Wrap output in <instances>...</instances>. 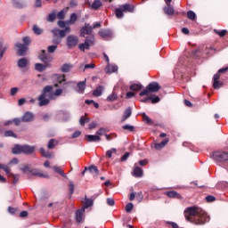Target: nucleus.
<instances>
[{"label": "nucleus", "instance_id": "obj_9", "mask_svg": "<svg viewBox=\"0 0 228 228\" xmlns=\"http://www.w3.org/2000/svg\"><path fill=\"white\" fill-rule=\"evenodd\" d=\"M213 158L216 161H227L228 160V153L225 151H216L213 153Z\"/></svg>", "mask_w": 228, "mask_h": 228}, {"label": "nucleus", "instance_id": "obj_57", "mask_svg": "<svg viewBox=\"0 0 228 228\" xmlns=\"http://www.w3.org/2000/svg\"><path fill=\"white\" fill-rule=\"evenodd\" d=\"M57 18L60 19L61 20L65 19V11L61 10L57 13Z\"/></svg>", "mask_w": 228, "mask_h": 228}, {"label": "nucleus", "instance_id": "obj_17", "mask_svg": "<svg viewBox=\"0 0 228 228\" xmlns=\"http://www.w3.org/2000/svg\"><path fill=\"white\" fill-rule=\"evenodd\" d=\"M118 66L110 64V63H108V66L105 69V72L107 74H113V72H118Z\"/></svg>", "mask_w": 228, "mask_h": 228}, {"label": "nucleus", "instance_id": "obj_31", "mask_svg": "<svg viewBox=\"0 0 228 228\" xmlns=\"http://www.w3.org/2000/svg\"><path fill=\"white\" fill-rule=\"evenodd\" d=\"M47 64H42V63H36L35 65V69L36 70H37L38 72H44V70H45V69H47Z\"/></svg>", "mask_w": 228, "mask_h": 228}, {"label": "nucleus", "instance_id": "obj_16", "mask_svg": "<svg viewBox=\"0 0 228 228\" xmlns=\"http://www.w3.org/2000/svg\"><path fill=\"white\" fill-rule=\"evenodd\" d=\"M29 65V60L27 58H21L18 61L17 66L19 69H26Z\"/></svg>", "mask_w": 228, "mask_h": 228}, {"label": "nucleus", "instance_id": "obj_56", "mask_svg": "<svg viewBox=\"0 0 228 228\" xmlns=\"http://www.w3.org/2000/svg\"><path fill=\"white\" fill-rule=\"evenodd\" d=\"M219 188H222L223 190H228V183L227 182H221L218 184Z\"/></svg>", "mask_w": 228, "mask_h": 228}, {"label": "nucleus", "instance_id": "obj_33", "mask_svg": "<svg viewBox=\"0 0 228 228\" xmlns=\"http://www.w3.org/2000/svg\"><path fill=\"white\" fill-rule=\"evenodd\" d=\"M53 172H55V174H59L62 177H67V175H65V173H63V169H61V167H60L58 166H53Z\"/></svg>", "mask_w": 228, "mask_h": 228}, {"label": "nucleus", "instance_id": "obj_1", "mask_svg": "<svg viewBox=\"0 0 228 228\" xmlns=\"http://www.w3.org/2000/svg\"><path fill=\"white\" fill-rule=\"evenodd\" d=\"M184 216L188 222L195 224V225H204L209 222L210 217L204 210L197 207H189L184 211Z\"/></svg>", "mask_w": 228, "mask_h": 228}, {"label": "nucleus", "instance_id": "obj_51", "mask_svg": "<svg viewBox=\"0 0 228 228\" xmlns=\"http://www.w3.org/2000/svg\"><path fill=\"white\" fill-rule=\"evenodd\" d=\"M88 122H90V118H85L83 116L79 119L80 126H85V124H88Z\"/></svg>", "mask_w": 228, "mask_h": 228}, {"label": "nucleus", "instance_id": "obj_25", "mask_svg": "<svg viewBox=\"0 0 228 228\" xmlns=\"http://www.w3.org/2000/svg\"><path fill=\"white\" fill-rule=\"evenodd\" d=\"M86 87V81H81L77 84L78 94H85V88Z\"/></svg>", "mask_w": 228, "mask_h": 228}, {"label": "nucleus", "instance_id": "obj_15", "mask_svg": "<svg viewBox=\"0 0 228 228\" xmlns=\"http://www.w3.org/2000/svg\"><path fill=\"white\" fill-rule=\"evenodd\" d=\"M30 174L32 175H36V177H43L44 179H49V175L47 174H43L38 169H30Z\"/></svg>", "mask_w": 228, "mask_h": 228}, {"label": "nucleus", "instance_id": "obj_41", "mask_svg": "<svg viewBox=\"0 0 228 228\" xmlns=\"http://www.w3.org/2000/svg\"><path fill=\"white\" fill-rule=\"evenodd\" d=\"M115 15L117 19H122V17H124V12L120 9V7L115 10Z\"/></svg>", "mask_w": 228, "mask_h": 228}, {"label": "nucleus", "instance_id": "obj_39", "mask_svg": "<svg viewBox=\"0 0 228 228\" xmlns=\"http://www.w3.org/2000/svg\"><path fill=\"white\" fill-rule=\"evenodd\" d=\"M56 145H58V141H56L54 139H51L48 142L47 148L54 149V147H56Z\"/></svg>", "mask_w": 228, "mask_h": 228}, {"label": "nucleus", "instance_id": "obj_24", "mask_svg": "<svg viewBox=\"0 0 228 228\" xmlns=\"http://www.w3.org/2000/svg\"><path fill=\"white\" fill-rule=\"evenodd\" d=\"M86 139L87 140V142H101V136L99 135H93V134H87L86 135Z\"/></svg>", "mask_w": 228, "mask_h": 228}, {"label": "nucleus", "instance_id": "obj_62", "mask_svg": "<svg viewBox=\"0 0 228 228\" xmlns=\"http://www.w3.org/2000/svg\"><path fill=\"white\" fill-rule=\"evenodd\" d=\"M8 213H10V215H15V213H17V208L12 207H8Z\"/></svg>", "mask_w": 228, "mask_h": 228}, {"label": "nucleus", "instance_id": "obj_12", "mask_svg": "<svg viewBox=\"0 0 228 228\" xmlns=\"http://www.w3.org/2000/svg\"><path fill=\"white\" fill-rule=\"evenodd\" d=\"M98 35L103 38V40H106L108 38H111L113 37V32L110 29L106 28H102L99 32Z\"/></svg>", "mask_w": 228, "mask_h": 228}, {"label": "nucleus", "instance_id": "obj_64", "mask_svg": "<svg viewBox=\"0 0 228 228\" xmlns=\"http://www.w3.org/2000/svg\"><path fill=\"white\" fill-rule=\"evenodd\" d=\"M69 6L70 8H76V6H77V0H71L69 2Z\"/></svg>", "mask_w": 228, "mask_h": 228}, {"label": "nucleus", "instance_id": "obj_50", "mask_svg": "<svg viewBox=\"0 0 228 228\" xmlns=\"http://www.w3.org/2000/svg\"><path fill=\"white\" fill-rule=\"evenodd\" d=\"M54 20H56V13L52 12L48 15L47 17V21L48 22H54Z\"/></svg>", "mask_w": 228, "mask_h": 228}, {"label": "nucleus", "instance_id": "obj_60", "mask_svg": "<svg viewBox=\"0 0 228 228\" xmlns=\"http://www.w3.org/2000/svg\"><path fill=\"white\" fill-rule=\"evenodd\" d=\"M20 170L23 172V174H30V168L28 166H25L23 167H20Z\"/></svg>", "mask_w": 228, "mask_h": 228}, {"label": "nucleus", "instance_id": "obj_20", "mask_svg": "<svg viewBox=\"0 0 228 228\" xmlns=\"http://www.w3.org/2000/svg\"><path fill=\"white\" fill-rule=\"evenodd\" d=\"M4 41L3 39H0V61L3 60V56H4V53H6V49H8V45H5L4 46Z\"/></svg>", "mask_w": 228, "mask_h": 228}, {"label": "nucleus", "instance_id": "obj_44", "mask_svg": "<svg viewBox=\"0 0 228 228\" xmlns=\"http://www.w3.org/2000/svg\"><path fill=\"white\" fill-rule=\"evenodd\" d=\"M123 129L125 131H129L130 133H134V131H135L134 126H131V125H125V126H123Z\"/></svg>", "mask_w": 228, "mask_h": 228}, {"label": "nucleus", "instance_id": "obj_63", "mask_svg": "<svg viewBox=\"0 0 228 228\" xmlns=\"http://www.w3.org/2000/svg\"><path fill=\"white\" fill-rule=\"evenodd\" d=\"M57 24H58L59 28H67V27H65L67 25V21L59 20Z\"/></svg>", "mask_w": 228, "mask_h": 228}, {"label": "nucleus", "instance_id": "obj_3", "mask_svg": "<svg viewBox=\"0 0 228 228\" xmlns=\"http://www.w3.org/2000/svg\"><path fill=\"white\" fill-rule=\"evenodd\" d=\"M52 33L53 35V44L58 45L61 44V38H65L67 33H70V27H66L64 29L53 28Z\"/></svg>", "mask_w": 228, "mask_h": 228}, {"label": "nucleus", "instance_id": "obj_54", "mask_svg": "<svg viewBox=\"0 0 228 228\" xmlns=\"http://www.w3.org/2000/svg\"><path fill=\"white\" fill-rule=\"evenodd\" d=\"M214 32L216 33V35H219V37H225V35H227V30L225 29H223L221 31L214 29Z\"/></svg>", "mask_w": 228, "mask_h": 228}, {"label": "nucleus", "instance_id": "obj_48", "mask_svg": "<svg viewBox=\"0 0 228 228\" xmlns=\"http://www.w3.org/2000/svg\"><path fill=\"white\" fill-rule=\"evenodd\" d=\"M214 51H215V48H213V47H206V48L204 49V51H202L201 53H202L203 54L208 55V54H211L212 53H214Z\"/></svg>", "mask_w": 228, "mask_h": 228}, {"label": "nucleus", "instance_id": "obj_49", "mask_svg": "<svg viewBox=\"0 0 228 228\" xmlns=\"http://www.w3.org/2000/svg\"><path fill=\"white\" fill-rule=\"evenodd\" d=\"M22 42H23V45H26L27 47L29 45V44H31V37H24L22 38Z\"/></svg>", "mask_w": 228, "mask_h": 228}, {"label": "nucleus", "instance_id": "obj_26", "mask_svg": "<svg viewBox=\"0 0 228 228\" xmlns=\"http://www.w3.org/2000/svg\"><path fill=\"white\" fill-rule=\"evenodd\" d=\"M166 195H167V197H170V199H181V194H179L175 191H167Z\"/></svg>", "mask_w": 228, "mask_h": 228}, {"label": "nucleus", "instance_id": "obj_37", "mask_svg": "<svg viewBox=\"0 0 228 228\" xmlns=\"http://www.w3.org/2000/svg\"><path fill=\"white\" fill-rule=\"evenodd\" d=\"M39 151L42 154V156H44V158H53V154H51V152L49 151H46L44 148H40Z\"/></svg>", "mask_w": 228, "mask_h": 228}, {"label": "nucleus", "instance_id": "obj_42", "mask_svg": "<svg viewBox=\"0 0 228 228\" xmlns=\"http://www.w3.org/2000/svg\"><path fill=\"white\" fill-rule=\"evenodd\" d=\"M89 172L91 174H94V175H99V169L95 166H91L88 168Z\"/></svg>", "mask_w": 228, "mask_h": 228}, {"label": "nucleus", "instance_id": "obj_29", "mask_svg": "<svg viewBox=\"0 0 228 228\" xmlns=\"http://www.w3.org/2000/svg\"><path fill=\"white\" fill-rule=\"evenodd\" d=\"M12 3L14 8H24L26 6V4L22 0H12Z\"/></svg>", "mask_w": 228, "mask_h": 228}, {"label": "nucleus", "instance_id": "obj_46", "mask_svg": "<svg viewBox=\"0 0 228 228\" xmlns=\"http://www.w3.org/2000/svg\"><path fill=\"white\" fill-rule=\"evenodd\" d=\"M96 136H106V128L102 127L96 131Z\"/></svg>", "mask_w": 228, "mask_h": 228}, {"label": "nucleus", "instance_id": "obj_27", "mask_svg": "<svg viewBox=\"0 0 228 228\" xmlns=\"http://www.w3.org/2000/svg\"><path fill=\"white\" fill-rule=\"evenodd\" d=\"M169 140L168 138L164 139L161 142L159 143H155V149L157 151H160V149H163L168 143Z\"/></svg>", "mask_w": 228, "mask_h": 228}, {"label": "nucleus", "instance_id": "obj_40", "mask_svg": "<svg viewBox=\"0 0 228 228\" xmlns=\"http://www.w3.org/2000/svg\"><path fill=\"white\" fill-rule=\"evenodd\" d=\"M92 206H94V200L92 199H86L84 205V209L92 208Z\"/></svg>", "mask_w": 228, "mask_h": 228}, {"label": "nucleus", "instance_id": "obj_59", "mask_svg": "<svg viewBox=\"0 0 228 228\" xmlns=\"http://www.w3.org/2000/svg\"><path fill=\"white\" fill-rule=\"evenodd\" d=\"M56 49H58V45H50L48 46L47 51L48 53H53L54 51H56Z\"/></svg>", "mask_w": 228, "mask_h": 228}, {"label": "nucleus", "instance_id": "obj_58", "mask_svg": "<svg viewBox=\"0 0 228 228\" xmlns=\"http://www.w3.org/2000/svg\"><path fill=\"white\" fill-rule=\"evenodd\" d=\"M133 208H134V206L133 205V203H128L126 206V213H131V211H133Z\"/></svg>", "mask_w": 228, "mask_h": 228}, {"label": "nucleus", "instance_id": "obj_2", "mask_svg": "<svg viewBox=\"0 0 228 228\" xmlns=\"http://www.w3.org/2000/svg\"><path fill=\"white\" fill-rule=\"evenodd\" d=\"M54 99V94H53V86H46L44 87L41 95L38 97L39 106H47L51 101Z\"/></svg>", "mask_w": 228, "mask_h": 228}, {"label": "nucleus", "instance_id": "obj_35", "mask_svg": "<svg viewBox=\"0 0 228 228\" xmlns=\"http://www.w3.org/2000/svg\"><path fill=\"white\" fill-rule=\"evenodd\" d=\"M32 30L35 35H42V33H44V29L37 25H33Z\"/></svg>", "mask_w": 228, "mask_h": 228}, {"label": "nucleus", "instance_id": "obj_5", "mask_svg": "<svg viewBox=\"0 0 228 228\" xmlns=\"http://www.w3.org/2000/svg\"><path fill=\"white\" fill-rule=\"evenodd\" d=\"M160 89H161V86H159V84H158V82H152L149 84L145 88V90L142 91L139 94V95L141 97H143V95H149V94L151 93L154 94L156 92H159Z\"/></svg>", "mask_w": 228, "mask_h": 228}, {"label": "nucleus", "instance_id": "obj_32", "mask_svg": "<svg viewBox=\"0 0 228 228\" xmlns=\"http://www.w3.org/2000/svg\"><path fill=\"white\" fill-rule=\"evenodd\" d=\"M77 20V14L71 13L69 16V20L66 21L67 24H76V21Z\"/></svg>", "mask_w": 228, "mask_h": 228}, {"label": "nucleus", "instance_id": "obj_45", "mask_svg": "<svg viewBox=\"0 0 228 228\" xmlns=\"http://www.w3.org/2000/svg\"><path fill=\"white\" fill-rule=\"evenodd\" d=\"M187 17L190 20H195V19H197V14H195L193 11H189L187 12Z\"/></svg>", "mask_w": 228, "mask_h": 228}, {"label": "nucleus", "instance_id": "obj_30", "mask_svg": "<svg viewBox=\"0 0 228 228\" xmlns=\"http://www.w3.org/2000/svg\"><path fill=\"white\" fill-rule=\"evenodd\" d=\"M73 68L74 66L72 64L65 63L61 68V72L67 73V72H70V69H72Z\"/></svg>", "mask_w": 228, "mask_h": 228}, {"label": "nucleus", "instance_id": "obj_18", "mask_svg": "<svg viewBox=\"0 0 228 228\" xmlns=\"http://www.w3.org/2000/svg\"><path fill=\"white\" fill-rule=\"evenodd\" d=\"M132 175L134 177H143V169H142L140 167H135L133 169Z\"/></svg>", "mask_w": 228, "mask_h": 228}, {"label": "nucleus", "instance_id": "obj_8", "mask_svg": "<svg viewBox=\"0 0 228 228\" xmlns=\"http://www.w3.org/2000/svg\"><path fill=\"white\" fill-rule=\"evenodd\" d=\"M95 42V38L94 37H86L85 43L80 44L78 45V49L80 51L85 52V49H90V45Z\"/></svg>", "mask_w": 228, "mask_h": 228}, {"label": "nucleus", "instance_id": "obj_6", "mask_svg": "<svg viewBox=\"0 0 228 228\" xmlns=\"http://www.w3.org/2000/svg\"><path fill=\"white\" fill-rule=\"evenodd\" d=\"M228 68H222L218 70V73H216V75H214L213 80V87L214 88H220V86H222V82H220V74H224V72H227Z\"/></svg>", "mask_w": 228, "mask_h": 228}, {"label": "nucleus", "instance_id": "obj_61", "mask_svg": "<svg viewBox=\"0 0 228 228\" xmlns=\"http://www.w3.org/2000/svg\"><path fill=\"white\" fill-rule=\"evenodd\" d=\"M207 202H215L216 200V198L215 196L208 195L206 197Z\"/></svg>", "mask_w": 228, "mask_h": 228}, {"label": "nucleus", "instance_id": "obj_7", "mask_svg": "<svg viewBox=\"0 0 228 228\" xmlns=\"http://www.w3.org/2000/svg\"><path fill=\"white\" fill-rule=\"evenodd\" d=\"M78 43L79 38L77 37V36L69 35L66 39V45L68 49H72L73 47H76Z\"/></svg>", "mask_w": 228, "mask_h": 228}, {"label": "nucleus", "instance_id": "obj_34", "mask_svg": "<svg viewBox=\"0 0 228 228\" xmlns=\"http://www.w3.org/2000/svg\"><path fill=\"white\" fill-rule=\"evenodd\" d=\"M142 88H143V86H142L141 84H132L130 86V90H132L133 92H140Z\"/></svg>", "mask_w": 228, "mask_h": 228}, {"label": "nucleus", "instance_id": "obj_43", "mask_svg": "<svg viewBox=\"0 0 228 228\" xmlns=\"http://www.w3.org/2000/svg\"><path fill=\"white\" fill-rule=\"evenodd\" d=\"M0 169L4 170L8 177H10V174H12V173H10V167H8L7 165L0 164Z\"/></svg>", "mask_w": 228, "mask_h": 228}, {"label": "nucleus", "instance_id": "obj_28", "mask_svg": "<svg viewBox=\"0 0 228 228\" xmlns=\"http://www.w3.org/2000/svg\"><path fill=\"white\" fill-rule=\"evenodd\" d=\"M164 12L166 15H174L175 11H174V6H172L170 4L169 5H167L164 7Z\"/></svg>", "mask_w": 228, "mask_h": 228}, {"label": "nucleus", "instance_id": "obj_36", "mask_svg": "<svg viewBox=\"0 0 228 228\" xmlns=\"http://www.w3.org/2000/svg\"><path fill=\"white\" fill-rule=\"evenodd\" d=\"M142 120L145 124H149V126H152V124H154V121H152V119H151V118H149L145 113H142Z\"/></svg>", "mask_w": 228, "mask_h": 228}, {"label": "nucleus", "instance_id": "obj_19", "mask_svg": "<svg viewBox=\"0 0 228 228\" xmlns=\"http://www.w3.org/2000/svg\"><path fill=\"white\" fill-rule=\"evenodd\" d=\"M87 4L91 6L92 10H99L102 6V2L101 0H94L93 4L88 2Z\"/></svg>", "mask_w": 228, "mask_h": 228}, {"label": "nucleus", "instance_id": "obj_21", "mask_svg": "<svg viewBox=\"0 0 228 228\" xmlns=\"http://www.w3.org/2000/svg\"><path fill=\"white\" fill-rule=\"evenodd\" d=\"M132 114H133V110H131V107H128L127 109H126V110L123 113V118L121 119V122H126V120H127V118H129V117H131Z\"/></svg>", "mask_w": 228, "mask_h": 228}, {"label": "nucleus", "instance_id": "obj_13", "mask_svg": "<svg viewBox=\"0 0 228 228\" xmlns=\"http://www.w3.org/2000/svg\"><path fill=\"white\" fill-rule=\"evenodd\" d=\"M15 47H17L18 49L19 56H26V52L28 51V47L26 46V45L16 43Z\"/></svg>", "mask_w": 228, "mask_h": 228}, {"label": "nucleus", "instance_id": "obj_22", "mask_svg": "<svg viewBox=\"0 0 228 228\" xmlns=\"http://www.w3.org/2000/svg\"><path fill=\"white\" fill-rule=\"evenodd\" d=\"M83 213H85V208L77 210L76 212V222H77L78 224H81V222H83Z\"/></svg>", "mask_w": 228, "mask_h": 228}, {"label": "nucleus", "instance_id": "obj_53", "mask_svg": "<svg viewBox=\"0 0 228 228\" xmlns=\"http://www.w3.org/2000/svg\"><path fill=\"white\" fill-rule=\"evenodd\" d=\"M9 177H12V184L19 183V175L9 174Z\"/></svg>", "mask_w": 228, "mask_h": 228}, {"label": "nucleus", "instance_id": "obj_11", "mask_svg": "<svg viewBox=\"0 0 228 228\" xmlns=\"http://www.w3.org/2000/svg\"><path fill=\"white\" fill-rule=\"evenodd\" d=\"M94 28L89 23H85V26L80 28V37L85 35H92Z\"/></svg>", "mask_w": 228, "mask_h": 228}, {"label": "nucleus", "instance_id": "obj_52", "mask_svg": "<svg viewBox=\"0 0 228 228\" xmlns=\"http://www.w3.org/2000/svg\"><path fill=\"white\" fill-rule=\"evenodd\" d=\"M4 136L17 138V135L15 134V133H13V131H12V130L5 131Z\"/></svg>", "mask_w": 228, "mask_h": 228}, {"label": "nucleus", "instance_id": "obj_38", "mask_svg": "<svg viewBox=\"0 0 228 228\" xmlns=\"http://www.w3.org/2000/svg\"><path fill=\"white\" fill-rule=\"evenodd\" d=\"M119 8L123 12H133V8H131V5L129 4H122Z\"/></svg>", "mask_w": 228, "mask_h": 228}, {"label": "nucleus", "instance_id": "obj_55", "mask_svg": "<svg viewBox=\"0 0 228 228\" xmlns=\"http://www.w3.org/2000/svg\"><path fill=\"white\" fill-rule=\"evenodd\" d=\"M107 101L112 102V101H117V94L112 93L107 97Z\"/></svg>", "mask_w": 228, "mask_h": 228}, {"label": "nucleus", "instance_id": "obj_4", "mask_svg": "<svg viewBox=\"0 0 228 228\" xmlns=\"http://www.w3.org/2000/svg\"><path fill=\"white\" fill-rule=\"evenodd\" d=\"M12 154H33L35 152V146L15 144L12 149Z\"/></svg>", "mask_w": 228, "mask_h": 228}, {"label": "nucleus", "instance_id": "obj_10", "mask_svg": "<svg viewBox=\"0 0 228 228\" xmlns=\"http://www.w3.org/2000/svg\"><path fill=\"white\" fill-rule=\"evenodd\" d=\"M39 60L49 67V64L51 63V61H53V56L45 53V50H42V53L39 55Z\"/></svg>", "mask_w": 228, "mask_h": 228}, {"label": "nucleus", "instance_id": "obj_23", "mask_svg": "<svg viewBox=\"0 0 228 228\" xmlns=\"http://www.w3.org/2000/svg\"><path fill=\"white\" fill-rule=\"evenodd\" d=\"M102 92H104V86H99L93 92V95H94V97H101V95H102Z\"/></svg>", "mask_w": 228, "mask_h": 228}, {"label": "nucleus", "instance_id": "obj_47", "mask_svg": "<svg viewBox=\"0 0 228 228\" xmlns=\"http://www.w3.org/2000/svg\"><path fill=\"white\" fill-rule=\"evenodd\" d=\"M113 154H117V149H115V148H112L106 151L107 158H111V156H113Z\"/></svg>", "mask_w": 228, "mask_h": 228}, {"label": "nucleus", "instance_id": "obj_14", "mask_svg": "<svg viewBox=\"0 0 228 228\" xmlns=\"http://www.w3.org/2000/svg\"><path fill=\"white\" fill-rule=\"evenodd\" d=\"M35 120V115L32 112L27 111L21 117L22 122H33Z\"/></svg>", "mask_w": 228, "mask_h": 228}]
</instances>
